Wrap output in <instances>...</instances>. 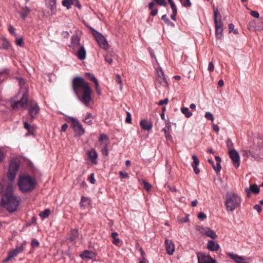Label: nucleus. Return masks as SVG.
Segmentation results:
<instances>
[{
    "label": "nucleus",
    "mask_w": 263,
    "mask_h": 263,
    "mask_svg": "<svg viewBox=\"0 0 263 263\" xmlns=\"http://www.w3.org/2000/svg\"><path fill=\"white\" fill-rule=\"evenodd\" d=\"M192 157V159L193 160V162L192 164V166L194 169V171L195 173L196 174H198L200 173V170L197 167V166L199 164V160L198 158H197V157L195 155H193Z\"/></svg>",
    "instance_id": "6ab92c4d"
},
{
    "label": "nucleus",
    "mask_w": 263,
    "mask_h": 263,
    "mask_svg": "<svg viewBox=\"0 0 263 263\" xmlns=\"http://www.w3.org/2000/svg\"><path fill=\"white\" fill-rule=\"evenodd\" d=\"M248 28L250 31H255L257 29L256 23L255 21H250L249 23Z\"/></svg>",
    "instance_id": "473e14b6"
},
{
    "label": "nucleus",
    "mask_w": 263,
    "mask_h": 263,
    "mask_svg": "<svg viewBox=\"0 0 263 263\" xmlns=\"http://www.w3.org/2000/svg\"><path fill=\"white\" fill-rule=\"evenodd\" d=\"M16 256V248L13 249L12 251H9L7 257L3 260V263L11 261L13 258Z\"/></svg>",
    "instance_id": "5701e85b"
},
{
    "label": "nucleus",
    "mask_w": 263,
    "mask_h": 263,
    "mask_svg": "<svg viewBox=\"0 0 263 263\" xmlns=\"http://www.w3.org/2000/svg\"><path fill=\"white\" fill-rule=\"evenodd\" d=\"M9 46L10 43L5 37H0V48L7 50Z\"/></svg>",
    "instance_id": "bb28decb"
},
{
    "label": "nucleus",
    "mask_w": 263,
    "mask_h": 263,
    "mask_svg": "<svg viewBox=\"0 0 263 263\" xmlns=\"http://www.w3.org/2000/svg\"><path fill=\"white\" fill-rule=\"evenodd\" d=\"M100 142V146L101 147V152L103 155L108 156V148L107 146L108 144V138L106 135H101L99 139Z\"/></svg>",
    "instance_id": "9d476101"
},
{
    "label": "nucleus",
    "mask_w": 263,
    "mask_h": 263,
    "mask_svg": "<svg viewBox=\"0 0 263 263\" xmlns=\"http://www.w3.org/2000/svg\"><path fill=\"white\" fill-rule=\"evenodd\" d=\"M111 237L113 239L112 243L116 245L119 246L121 242L120 239L118 237V233L117 232H113L111 233Z\"/></svg>",
    "instance_id": "c85d7f7f"
},
{
    "label": "nucleus",
    "mask_w": 263,
    "mask_h": 263,
    "mask_svg": "<svg viewBox=\"0 0 263 263\" xmlns=\"http://www.w3.org/2000/svg\"><path fill=\"white\" fill-rule=\"evenodd\" d=\"M68 126L67 123L64 124L61 127V132H65L66 130L67 129Z\"/></svg>",
    "instance_id": "0e129e2a"
},
{
    "label": "nucleus",
    "mask_w": 263,
    "mask_h": 263,
    "mask_svg": "<svg viewBox=\"0 0 263 263\" xmlns=\"http://www.w3.org/2000/svg\"><path fill=\"white\" fill-rule=\"evenodd\" d=\"M51 213V211L50 209H47L44 210L42 212H41L39 214V216L42 218V219H45L49 217Z\"/></svg>",
    "instance_id": "2f4dec72"
},
{
    "label": "nucleus",
    "mask_w": 263,
    "mask_h": 263,
    "mask_svg": "<svg viewBox=\"0 0 263 263\" xmlns=\"http://www.w3.org/2000/svg\"><path fill=\"white\" fill-rule=\"evenodd\" d=\"M140 125L143 130L147 131L151 130L153 126L152 122L147 120H142L140 122Z\"/></svg>",
    "instance_id": "dca6fc26"
},
{
    "label": "nucleus",
    "mask_w": 263,
    "mask_h": 263,
    "mask_svg": "<svg viewBox=\"0 0 263 263\" xmlns=\"http://www.w3.org/2000/svg\"><path fill=\"white\" fill-rule=\"evenodd\" d=\"M72 88L78 100L86 106H89L92 100L90 84L83 78L76 77L72 81Z\"/></svg>",
    "instance_id": "7ed1b4c3"
},
{
    "label": "nucleus",
    "mask_w": 263,
    "mask_h": 263,
    "mask_svg": "<svg viewBox=\"0 0 263 263\" xmlns=\"http://www.w3.org/2000/svg\"><path fill=\"white\" fill-rule=\"evenodd\" d=\"M219 245L213 240H209L207 244V248L211 251H216L219 249Z\"/></svg>",
    "instance_id": "aec40b11"
},
{
    "label": "nucleus",
    "mask_w": 263,
    "mask_h": 263,
    "mask_svg": "<svg viewBox=\"0 0 263 263\" xmlns=\"http://www.w3.org/2000/svg\"><path fill=\"white\" fill-rule=\"evenodd\" d=\"M78 58L83 60L85 59L86 55V50L83 46H81L76 54Z\"/></svg>",
    "instance_id": "a878e982"
},
{
    "label": "nucleus",
    "mask_w": 263,
    "mask_h": 263,
    "mask_svg": "<svg viewBox=\"0 0 263 263\" xmlns=\"http://www.w3.org/2000/svg\"><path fill=\"white\" fill-rule=\"evenodd\" d=\"M182 6L185 7H190L191 6L190 0H179Z\"/></svg>",
    "instance_id": "e433bc0d"
},
{
    "label": "nucleus",
    "mask_w": 263,
    "mask_h": 263,
    "mask_svg": "<svg viewBox=\"0 0 263 263\" xmlns=\"http://www.w3.org/2000/svg\"><path fill=\"white\" fill-rule=\"evenodd\" d=\"M87 155L92 163L95 164L97 163L98 154L94 148L89 151Z\"/></svg>",
    "instance_id": "a211bd4d"
},
{
    "label": "nucleus",
    "mask_w": 263,
    "mask_h": 263,
    "mask_svg": "<svg viewBox=\"0 0 263 263\" xmlns=\"http://www.w3.org/2000/svg\"><path fill=\"white\" fill-rule=\"evenodd\" d=\"M165 249L169 255H173L175 251V246L171 240L166 239L165 240Z\"/></svg>",
    "instance_id": "ddd939ff"
},
{
    "label": "nucleus",
    "mask_w": 263,
    "mask_h": 263,
    "mask_svg": "<svg viewBox=\"0 0 263 263\" xmlns=\"http://www.w3.org/2000/svg\"><path fill=\"white\" fill-rule=\"evenodd\" d=\"M260 150V146L257 144V141H254V145L248 148L242 149L241 152L243 157L249 158L251 156L255 159H257L259 158Z\"/></svg>",
    "instance_id": "423d86ee"
},
{
    "label": "nucleus",
    "mask_w": 263,
    "mask_h": 263,
    "mask_svg": "<svg viewBox=\"0 0 263 263\" xmlns=\"http://www.w3.org/2000/svg\"><path fill=\"white\" fill-rule=\"evenodd\" d=\"M71 47L77 48L80 46V39L77 35H73L71 39Z\"/></svg>",
    "instance_id": "4be33fe9"
},
{
    "label": "nucleus",
    "mask_w": 263,
    "mask_h": 263,
    "mask_svg": "<svg viewBox=\"0 0 263 263\" xmlns=\"http://www.w3.org/2000/svg\"><path fill=\"white\" fill-rule=\"evenodd\" d=\"M255 141H257V144L260 146V148L263 146V139L262 138H256Z\"/></svg>",
    "instance_id": "8fccbe9b"
},
{
    "label": "nucleus",
    "mask_w": 263,
    "mask_h": 263,
    "mask_svg": "<svg viewBox=\"0 0 263 263\" xmlns=\"http://www.w3.org/2000/svg\"><path fill=\"white\" fill-rule=\"evenodd\" d=\"M92 81L95 83L96 89H98V88L99 87V84L97 79L95 77H92Z\"/></svg>",
    "instance_id": "5fc2aeb1"
},
{
    "label": "nucleus",
    "mask_w": 263,
    "mask_h": 263,
    "mask_svg": "<svg viewBox=\"0 0 263 263\" xmlns=\"http://www.w3.org/2000/svg\"><path fill=\"white\" fill-rule=\"evenodd\" d=\"M69 120L71 123V127L74 132L79 136L84 135L85 129L80 122L73 118H70Z\"/></svg>",
    "instance_id": "1a4fd4ad"
},
{
    "label": "nucleus",
    "mask_w": 263,
    "mask_h": 263,
    "mask_svg": "<svg viewBox=\"0 0 263 263\" xmlns=\"http://www.w3.org/2000/svg\"><path fill=\"white\" fill-rule=\"evenodd\" d=\"M31 246L33 248H37L39 246V242L36 239H33L31 241Z\"/></svg>",
    "instance_id": "3c124183"
},
{
    "label": "nucleus",
    "mask_w": 263,
    "mask_h": 263,
    "mask_svg": "<svg viewBox=\"0 0 263 263\" xmlns=\"http://www.w3.org/2000/svg\"><path fill=\"white\" fill-rule=\"evenodd\" d=\"M17 185L20 190L23 193H28L33 191L37 185L35 178L28 174L20 175Z\"/></svg>",
    "instance_id": "20e7f679"
},
{
    "label": "nucleus",
    "mask_w": 263,
    "mask_h": 263,
    "mask_svg": "<svg viewBox=\"0 0 263 263\" xmlns=\"http://www.w3.org/2000/svg\"><path fill=\"white\" fill-rule=\"evenodd\" d=\"M161 19L162 20H163L165 23L166 24H167V25H172V26H174V24L173 23H172L170 20L166 16V14H164L161 17Z\"/></svg>",
    "instance_id": "4c0bfd02"
},
{
    "label": "nucleus",
    "mask_w": 263,
    "mask_h": 263,
    "mask_svg": "<svg viewBox=\"0 0 263 263\" xmlns=\"http://www.w3.org/2000/svg\"><path fill=\"white\" fill-rule=\"evenodd\" d=\"M23 124L24 127L26 129L28 133L30 135H34L36 129V126L34 125H31L29 124L30 123L28 120H25V117H23Z\"/></svg>",
    "instance_id": "4468645a"
},
{
    "label": "nucleus",
    "mask_w": 263,
    "mask_h": 263,
    "mask_svg": "<svg viewBox=\"0 0 263 263\" xmlns=\"http://www.w3.org/2000/svg\"><path fill=\"white\" fill-rule=\"evenodd\" d=\"M79 234L78 230L73 229L71 231L70 240L72 241H75L79 237Z\"/></svg>",
    "instance_id": "c756f323"
},
{
    "label": "nucleus",
    "mask_w": 263,
    "mask_h": 263,
    "mask_svg": "<svg viewBox=\"0 0 263 263\" xmlns=\"http://www.w3.org/2000/svg\"><path fill=\"white\" fill-rule=\"evenodd\" d=\"M168 102V99L165 98L164 100H160L158 103V104L159 106L162 105L163 104H167Z\"/></svg>",
    "instance_id": "603ef678"
},
{
    "label": "nucleus",
    "mask_w": 263,
    "mask_h": 263,
    "mask_svg": "<svg viewBox=\"0 0 263 263\" xmlns=\"http://www.w3.org/2000/svg\"><path fill=\"white\" fill-rule=\"evenodd\" d=\"M203 233L212 239H215L217 237L216 233L209 228H205L203 230Z\"/></svg>",
    "instance_id": "412c9836"
},
{
    "label": "nucleus",
    "mask_w": 263,
    "mask_h": 263,
    "mask_svg": "<svg viewBox=\"0 0 263 263\" xmlns=\"http://www.w3.org/2000/svg\"><path fill=\"white\" fill-rule=\"evenodd\" d=\"M11 106L13 109H16V101L12 100L11 101Z\"/></svg>",
    "instance_id": "e2e57ef3"
},
{
    "label": "nucleus",
    "mask_w": 263,
    "mask_h": 263,
    "mask_svg": "<svg viewBox=\"0 0 263 263\" xmlns=\"http://www.w3.org/2000/svg\"><path fill=\"white\" fill-rule=\"evenodd\" d=\"M249 190L251 192L256 194H258L260 191L259 188L255 184L251 185Z\"/></svg>",
    "instance_id": "f704fd0d"
},
{
    "label": "nucleus",
    "mask_w": 263,
    "mask_h": 263,
    "mask_svg": "<svg viewBox=\"0 0 263 263\" xmlns=\"http://www.w3.org/2000/svg\"><path fill=\"white\" fill-rule=\"evenodd\" d=\"M30 12V9L27 7H23L20 10V15L23 20H25L28 16Z\"/></svg>",
    "instance_id": "b1692460"
},
{
    "label": "nucleus",
    "mask_w": 263,
    "mask_h": 263,
    "mask_svg": "<svg viewBox=\"0 0 263 263\" xmlns=\"http://www.w3.org/2000/svg\"><path fill=\"white\" fill-rule=\"evenodd\" d=\"M8 30L11 34L15 35V28L12 25H9Z\"/></svg>",
    "instance_id": "49530a36"
},
{
    "label": "nucleus",
    "mask_w": 263,
    "mask_h": 263,
    "mask_svg": "<svg viewBox=\"0 0 263 263\" xmlns=\"http://www.w3.org/2000/svg\"><path fill=\"white\" fill-rule=\"evenodd\" d=\"M216 30V38L218 39H221L222 36V31H223V28H219L215 29Z\"/></svg>",
    "instance_id": "c9c22d12"
},
{
    "label": "nucleus",
    "mask_w": 263,
    "mask_h": 263,
    "mask_svg": "<svg viewBox=\"0 0 263 263\" xmlns=\"http://www.w3.org/2000/svg\"><path fill=\"white\" fill-rule=\"evenodd\" d=\"M229 154L235 167L238 168L240 165V157L238 153L235 149H231L229 150Z\"/></svg>",
    "instance_id": "9b49d317"
},
{
    "label": "nucleus",
    "mask_w": 263,
    "mask_h": 263,
    "mask_svg": "<svg viewBox=\"0 0 263 263\" xmlns=\"http://www.w3.org/2000/svg\"><path fill=\"white\" fill-rule=\"evenodd\" d=\"M205 117L209 120H211V121H213L214 120V117H213V115L210 112H206L205 114Z\"/></svg>",
    "instance_id": "c03bdc74"
},
{
    "label": "nucleus",
    "mask_w": 263,
    "mask_h": 263,
    "mask_svg": "<svg viewBox=\"0 0 263 263\" xmlns=\"http://www.w3.org/2000/svg\"><path fill=\"white\" fill-rule=\"evenodd\" d=\"M251 15L255 18H258L259 16V14L257 11H251Z\"/></svg>",
    "instance_id": "13d9d810"
},
{
    "label": "nucleus",
    "mask_w": 263,
    "mask_h": 263,
    "mask_svg": "<svg viewBox=\"0 0 263 263\" xmlns=\"http://www.w3.org/2000/svg\"><path fill=\"white\" fill-rule=\"evenodd\" d=\"M16 176V158L12 159L7 173L8 180L3 178L0 180V190L6 189L2 195L1 206L8 212L12 213L16 211V196L14 195V180Z\"/></svg>",
    "instance_id": "f257e3e1"
},
{
    "label": "nucleus",
    "mask_w": 263,
    "mask_h": 263,
    "mask_svg": "<svg viewBox=\"0 0 263 263\" xmlns=\"http://www.w3.org/2000/svg\"><path fill=\"white\" fill-rule=\"evenodd\" d=\"M88 180L91 184H95L96 183V179L95 178V175L92 173L88 177Z\"/></svg>",
    "instance_id": "79ce46f5"
},
{
    "label": "nucleus",
    "mask_w": 263,
    "mask_h": 263,
    "mask_svg": "<svg viewBox=\"0 0 263 263\" xmlns=\"http://www.w3.org/2000/svg\"><path fill=\"white\" fill-rule=\"evenodd\" d=\"M89 28L91 30V32L96 41L98 43L99 46L105 50H107L108 48V44L107 41L105 38L100 33L95 30L93 28L89 27Z\"/></svg>",
    "instance_id": "0eeeda50"
},
{
    "label": "nucleus",
    "mask_w": 263,
    "mask_h": 263,
    "mask_svg": "<svg viewBox=\"0 0 263 263\" xmlns=\"http://www.w3.org/2000/svg\"><path fill=\"white\" fill-rule=\"evenodd\" d=\"M155 84L157 88L158 87H160L161 86L166 87L168 85V83L164 77L163 71L161 68L156 70Z\"/></svg>",
    "instance_id": "6e6552de"
},
{
    "label": "nucleus",
    "mask_w": 263,
    "mask_h": 263,
    "mask_svg": "<svg viewBox=\"0 0 263 263\" xmlns=\"http://www.w3.org/2000/svg\"><path fill=\"white\" fill-rule=\"evenodd\" d=\"M125 122L127 123L130 124L132 123V116L129 112H127V116L125 119Z\"/></svg>",
    "instance_id": "a18cd8bd"
},
{
    "label": "nucleus",
    "mask_w": 263,
    "mask_h": 263,
    "mask_svg": "<svg viewBox=\"0 0 263 263\" xmlns=\"http://www.w3.org/2000/svg\"><path fill=\"white\" fill-rule=\"evenodd\" d=\"M90 202V200L88 198L84 196L81 197L80 202V205L81 206L85 207L86 206L89 205Z\"/></svg>",
    "instance_id": "7c9ffc66"
},
{
    "label": "nucleus",
    "mask_w": 263,
    "mask_h": 263,
    "mask_svg": "<svg viewBox=\"0 0 263 263\" xmlns=\"http://www.w3.org/2000/svg\"><path fill=\"white\" fill-rule=\"evenodd\" d=\"M115 80H116V82H117L118 83L120 84V89H122V81H121L120 76L119 74L116 75V77H115Z\"/></svg>",
    "instance_id": "37998d69"
},
{
    "label": "nucleus",
    "mask_w": 263,
    "mask_h": 263,
    "mask_svg": "<svg viewBox=\"0 0 263 263\" xmlns=\"http://www.w3.org/2000/svg\"><path fill=\"white\" fill-rule=\"evenodd\" d=\"M20 86L18 95L21 96L20 100H17V109H28L29 116L28 121L32 123L39 116L40 108L37 102L29 97V86L24 79L17 78Z\"/></svg>",
    "instance_id": "f03ea898"
},
{
    "label": "nucleus",
    "mask_w": 263,
    "mask_h": 263,
    "mask_svg": "<svg viewBox=\"0 0 263 263\" xmlns=\"http://www.w3.org/2000/svg\"><path fill=\"white\" fill-rule=\"evenodd\" d=\"M47 7L50 9L49 12L50 15L55 14L57 12L56 0H50Z\"/></svg>",
    "instance_id": "f3484780"
},
{
    "label": "nucleus",
    "mask_w": 263,
    "mask_h": 263,
    "mask_svg": "<svg viewBox=\"0 0 263 263\" xmlns=\"http://www.w3.org/2000/svg\"><path fill=\"white\" fill-rule=\"evenodd\" d=\"M214 66L213 62H209V66H208V70L210 72H212L214 70Z\"/></svg>",
    "instance_id": "bf43d9fd"
},
{
    "label": "nucleus",
    "mask_w": 263,
    "mask_h": 263,
    "mask_svg": "<svg viewBox=\"0 0 263 263\" xmlns=\"http://www.w3.org/2000/svg\"><path fill=\"white\" fill-rule=\"evenodd\" d=\"M189 221V219L187 218V217H185L184 218H180L179 219V222L180 223H184V222H186Z\"/></svg>",
    "instance_id": "338daca9"
},
{
    "label": "nucleus",
    "mask_w": 263,
    "mask_h": 263,
    "mask_svg": "<svg viewBox=\"0 0 263 263\" xmlns=\"http://www.w3.org/2000/svg\"><path fill=\"white\" fill-rule=\"evenodd\" d=\"M83 121L88 125H91L92 124L91 119L88 118L87 117H85Z\"/></svg>",
    "instance_id": "680f3d73"
},
{
    "label": "nucleus",
    "mask_w": 263,
    "mask_h": 263,
    "mask_svg": "<svg viewBox=\"0 0 263 263\" xmlns=\"http://www.w3.org/2000/svg\"><path fill=\"white\" fill-rule=\"evenodd\" d=\"M241 201V199L237 194L232 192H228L226 194V199L224 202L227 210L233 212L240 206Z\"/></svg>",
    "instance_id": "39448f33"
},
{
    "label": "nucleus",
    "mask_w": 263,
    "mask_h": 263,
    "mask_svg": "<svg viewBox=\"0 0 263 263\" xmlns=\"http://www.w3.org/2000/svg\"><path fill=\"white\" fill-rule=\"evenodd\" d=\"M104 58L106 62L108 63L109 64H111L112 63V59L111 58L106 55L104 57Z\"/></svg>",
    "instance_id": "052dcab7"
},
{
    "label": "nucleus",
    "mask_w": 263,
    "mask_h": 263,
    "mask_svg": "<svg viewBox=\"0 0 263 263\" xmlns=\"http://www.w3.org/2000/svg\"><path fill=\"white\" fill-rule=\"evenodd\" d=\"M143 186L144 188L147 191H149L152 187V185L146 181L143 182Z\"/></svg>",
    "instance_id": "09e8293b"
},
{
    "label": "nucleus",
    "mask_w": 263,
    "mask_h": 263,
    "mask_svg": "<svg viewBox=\"0 0 263 263\" xmlns=\"http://www.w3.org/2000/svg\"><path fill=\"white\" fill-rule=\"evenodd\" d=\"M220 14L219 12L216 10L214 11V23L215 25V29L222 28L223 24L220 20Z\"/></svg>",
    "instance_id": "2eb2a0df"
},
{
    "label": "nucleus",
    "mask_w": 263,
    "mask_h": 263,
    "mask_svg": "<svg viewBox=\"0 0 263 263\" xmlns=\"http://www.w3.org/2000/svg\"><path fill=\"white\" fill-rule=\"evenodd\" d=\"M198 217L201 220H204L206 218V215L203 212H200L198 215Z\"/></svg>",
    "instance_id": "6e6d98bb"
},
{
    "label": "nucleus",
    "mask_w": 263,
    "mask_h": 263,
    "mask_svg": "<svg viewBox=\"0 0 263 263\" xmlns=\"http://www.w3.org/2000/svg\"><path fill=\"white\" fill-rule=\"evenodd\" d=\"M181 110L186 118H190L192 116V112L190 111L187 107H182Z\"/></svg>",
    "instance_id": "72a5a7b5"
},
{
    "label": "nucleus",
    "mask_w": 263,
    "mask_h": 263,
    "mask_svg": "<svg viewBox=\"0 0 263 263\" xmlns=\"http://www.w3.org/2000/svg\"><path fill=\"white\" fill-rule=\"evenodd\" d=\"M119 175L121 179L128 178L129 177L128 174L127 173H124L122 171L119 172Z\"/></svg>",
    "instance_id": "de8ad7c7"
},
{
    "label": "nucleus",
    "mask_w": 263,
    "mask_h": 263,
    "mask_svg": "<svg viewBox=\"0 0 263 263\" xmlns=\"http://www.w3.org/2000/svg\"><path fill=\"white\" fill-rule=\"evenodd\" d=\"M168 2L171 5V7L172 9V11H175V12L177 10V8L175 3H174L173 1V0H168Z\"/></svg>",
    "instance_id": "a19ab883"
},
{
    "label": "nucleus",
    "mask_w": 263,
    "mask_h": 263,
    "mask_svg": "<svg viewBox=\"0 0 263 263\" xmlns=\"http://www.w3.org/2000/svg\"><path fill=\"white\" fill-rule=\"evenodd\" d=\"M158 9H153L151 10V15L152 16H155L157 14Z\"/></svg>",
    "instance_id": "774afa93"
},
{
    "label": "nucleus",
    "mask_w": 263,
    "mask_h": 263,
    "mask_svg": "<svg viewBox=\"0 0 263 263\" xmlns=\"http://www.w3.org/2000/svg\"><path fill=\"white\" fill-rule=\"evenodd\" d=\"M75 2H77V0H63L62 1V5L68 9H69L71 5L75 4Z\"/></svg>",
    "instance_id": "cd10ccee"
},
{
    "label": "nucleus",
    "mask_w": 263,
    "mask_h": 263,
    "mask_svg": "<svg viewBox=\"0 0 263 263\" xmlns=\"http://www.w3.org/2000/svg\"><path fill=\"white\" fill-rule=\"evenodd\" d=\"M254 209L257 210L258 213H260L261 211V208L259 205L256 204L254 206Z\"/></svg>",
    "instance_id": "69168bd1"
},
{
    "label": "nucleus",
    "mask_w": 263,
    "mask_h": 263,
    "mask_svg": "<svg viewBox=\"0 0 263 263\" xmlns=\"http://www.w3.org/2000/svg\"><path fill=\"white\" fill-rule=\"evenodd\" d=\"M80 256L83 259H92L95 256V254L92 251L85 250L80 255Z\"/></svg>",
    "instance_id": "393cba45"
},
{
    "label": "nucleus",
    "mask_w": 263,
    "mask_h": 263,
    "mask_svg": "<svg viewBox=\"0 0 263 263\" xmlns=\"http://www.w3.org/2000/svg\"><path fill=\"white\" fill-rule=\"evenodd\" d=\"M153 1L160 6H166L167 5V3L165 0H153Z\"/></svg>",
    "instance_id": "ea45409f"
},
{
    "label": "nucleus",
    "mask_w": 263,
    "mask_h": 263,
    "mask_svg": "<svg viewBox=\"0 0 263 263\" xmlns=\"http://www.w3.org/2000/svg\"><path fill=\"white\" fill-rule=\"evenodd\" d=\"M199 263H216L215 259H213L210 255H205L198 253L197 254Z\"/></svg>",
    "instance_id": "f8f14e48"
},
{
    "label": "nucleus",
    "mask_w": 263,
    "mask_h": 263,
    "mask_svg": "<svg viewBox=\"0 0 263 263\" xmlns=\"http://www.w3.org/2000/svg\"><path fill=\"white\" fill-rule=\"evenodd\" d=\"M36 218L35 217L33 216L31 218V222L30 223H27L26 224V227H27L32 224L35 223L36 222Z\"/></svg>",
    "instance_id": "4d7b16f0"
},
{
    "label": "nucleus",
    "mask_w": 263,
    "mask_h": 263,
    "mask_svg": "<svg viewBox=\"0 0 263 263\" xmlns=\"http://www.w3.org/2000/svg\"><path fill=\"white\" fill-rule=\"evenodd\" d=\"M163 130L164 131L165 133V136L166 138H170L171 137V136L170 135L169 132H168V128L167 127H165L163 128Z\"/></svg>",
    "instance_id": "864d4df0"
},
{
    "label": "nucleus",
    "mask_w": 263,
    "mask_h": 263,
    "mask_svg": "<svg viewBox=\"0 0 263 263\" xmlns=\"http://www.w3.org/2000/svg\"><path fill=\"white\" fill-rule=\"evenodd\" d=\"M213 168L215 170V171L217 173H218V172H219L220 171L221 168V166L220 163H217L216 165L214 164L213 166Z\"/></svg>",
    "instance_id": "58836bf2"
}]
</instances>
